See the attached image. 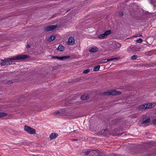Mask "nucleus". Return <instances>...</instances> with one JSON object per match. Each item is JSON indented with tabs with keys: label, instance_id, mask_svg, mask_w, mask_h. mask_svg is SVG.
I'll list each match as a JSON object with an SVG mask.
<instances>
[{
	"label": "nucleus",
	"instance_id": "obj_42",
	"mask_svg": "<svg viewBox=\"0 0 156 156\" xmlns=\"http://www.w3.org/2000/svg\"><path fill=\"white\" fill-rule=\"evenodd\" d=\"M56 114H57L58 113V111H56V112H54Z\"/></svg>",
	"mask_w": 156,
	"mask_h": 156
},
{
	"label": "nucleus",
	"instance_id": "obj_33",
	"mask_svg": "<svg viewBox=\"0 0 156 156\" xmlns=\"http://www.w3.org/2000/svg\"><path fill=\"white\" fill-rule=\"evenodd\" d=\"M90 151H91V150H89V151H88L86 152H84V154L85 155H87L89 153L90 154Z\"/></svg>",
	"mask_w": 156,
	"mask_h": 156
},
{
	"label": "nucleus",
	"instance_id": "obj_15",
	"mask_svg": "<svg viewBox=\"0 0 156 156\" xmlns=\"http://www.w3.org/2000/svg\"><path fill=\"white\" fill-rule=\"evenodd\" d=\"M98 37L99 38L101 39H104L106 37L104 33L98 35Z\"/></svg>",
	"mask_w": 156,
	"mask_h": 156
},
{
	"label": "nucleus",
	"instance_id": "obj_21",
	"mask_svg": "<svg viewBox=\"0 0 156 156\" xmlns=\"http://www.w3.org/2000/svg\"><path fill=\"white\" fill-rule=\"evenodd\" d=\"M100 66L98 65L97 66H95L93 69V70L95 71H98L99 70Z\"/></svg>",
	"mask_w": 156,
	"mask_h": 156
},
{
	"label": "nucleus",
	"instance_id": "obj_10",
	"mask_svg": "<svg viewBox=\"0 0 156 156\" xmlns=\"http://www.w3.org/2000/svg\"><path fill=\"white\" fill-rule=\"evenodd\" d=\"M119 123V121L117 119L113 120L110 123V125L111 127H112L114 125H117Z\"/></svg>",
	"mask_w": 156,
	"mask_h": 156
},
{
	"label": "nucleus",
	"instance_id": "obj_2",
	"mask_svg": "<svg viewBox=\"0 0 156 156\" xmlns=\"http://www.w3.org/2000/svg\"><path fill=\"white\" fill-rule=\"evenodd\" d=\"M121 92L119 91H118L115 90H108L106 92H104L101 94L103 96H115L120 94Z\"/></svg>",
	"mask_w": 156,
	"mask_h": 156
},
{
	"label": "nucleus",
	"instance_id": "obj_1",
	"mask_svg": "<svg viewBox=\"0 0 156 156\" xmlns=\"http://www.w3.org/2000/svg\"><path fill=\"white\" fill-rule=\"evenodd\" d=\"M29 57L27 55H23L13 56L11 58H5L4 60H2V62L1 63V65L5 66L11 64H14V62L12 61V60H23Z\"/></svg>",
	"mask_w": 156,
	"mask_h": 156
},
{
	"label": "nucleus",
	"instance_id": "obj_28",
	"mask_svg": "<svg viewBox=\"0 0 156 156\" xmlns=\"http://www.w3.org/2000/svg\"><path fill=\"white\" fill-rule=\"evenodd\" d=\"M73 131V129H72V128H70V127H68L67 129V131L69 133Z\"/></svg>",
	"mask_w": 156,
	"mask_h": 156
},
{
	"label": "nucleus",
	"instance_id": "obj_14",
	"mask_svg": "<svg viewBox=\"0 0 156 156\" xmlns=\"http://www.w3.org/2000/svg\"><path fill=\"white\" fill-rule=\"evenodd\" d=\"M98 49L96 47L92 48L89 50V51L91 52H94L98 51Z\"/></svg>",
	"mask_w": 156,
	"mask_h": 156
},
{
	"label": "nucleus",
	"instance_id": "obj_9",
	"mask_svg": "<svg viewBox=\"0 0 156 156\" xmlns=\"http://www.w3.org/2000/svg\"><path fill=\"white\" fill-rule=\"evenodd\" d=\"M148 105H140L139 107H138L137 108L138 110H145L146 109H147L146 108H147V106H148Z\"/></svg>",
	"mask_w": 156,
	"mask_h": 156
},
{
	"label": "nucleus",
	"instance_id": "obj_29",
	"mask_svg": "<svg viewBox=\"0 0 156 156\" xmlns=\"http://www.w3.org/2000/svg\"><path fill=\"white\" fill-rule=\"evenodd\" d=\"M90 71V69H87L83 71V73L84 74H87L89 73Z\"/></svg>",
	"mask_w": 156,
	"mask_h": 156
},
{
	"label": "nucleus",
	"instance_id": "obj_8",
	"mask_svg": "<svg viewBox=\"0 0 156 156\" xmlns=\"http://www.w3.org/2000/svg\"><path fill=\"white\" fill-rule=\"evenodd\" d=\"M108 129H106L101 131V133L104 136H108L110 134V133Z\"/></svg>",
	"mask_w": 156,
	"mask_h": 156
},
{
	"label": "nucleus",
	"instance_id": "obj_16",
	"mask_svg": "<svg viewBox=\"0 0 156 156\" xmlns=\"http://www.w3.org/2000/svg\"><path fill=\"white\" fill-rule=\"evenodd\" d=\"M55 37H56L55 36L52 35L50 36V37L48 39V40L49 41H52L54 40L55 39Z\"/></svg>",
	"mask_w": 156,
	"mask_h": 156
},
{
	"label": "nucleus",
	"instance_id": "obj_26",
	"mask_svg": "<svg viewBox=\"0 0 156 156\" xmlns=\"http://www.w3.org/2000/svg\"><path fill=\"white\" fill-rule=\"evenodd\" d=\"M81 80V79L80 78H78L72 80L71 82H76L80 80Z\"/></svg>",
	"mask_w": 156,
	"mask_h": 156
},
{
	"label": "nucleus",
	"instance_id": "obj_7",
	"mask_svg": "<svg viewBox=\"0 0 156 156\" xmlns=\"http://www.w3.org/2000/svg\"><path fill=\"white\" fill-rule=\"evenodd\" d=\"M75 41L74 37H71L68 39V43L69 45H72L74 43Z\"/></svg>",
	"mask_w": 156,
	"mask_h": 156
},
{
	"label": "nucleus",
	"instance_id": "obj_17",
	"mask_svg": "<svg viewBox=\"0 0 156 156\" xmlns=\"http://www.w3.org/2000/svg\"><path fill=\"white\" fill-rule=\"evenodd\" d=\"M151 120L150 118H148L145 120L143 121L142 122V124H145L146 123L150 122Z\"/></svg>",
	"mask_w": 156,
	"mask_h": 156
},
{
	"label": "nucleus",
	"instance_id": "obj_34",
	"mask_svg": "<svg viewBox=\"0 0 156 156\" xmlns=\"http://www.w3.org/2000/svg\"><path fill=\"white\" fill-rule=\"evenodd\" d=\"M13 83V82L12 80H9L6 83L7 84L9 85L12 84Z\"/></svg>",
	"mask_w": 156,
	"mask_h": 156
},
{
	"label": "nucleus",
	"instance_id": "obj_23",
	"mask_svg": "<svg viewBox=\"0 0 156 156\" xmlns=\"http://www.w3.org/2000/svg\"><path fill=\"white\" fill-rule=\"evenodd\" d=\"M156 156V150L151 151V152L150 153L149 156Z\"/></svg>",
	"mask_w": 156,
	"mask_h": 156
},
{
	"label": "nucleus",
	"instance_id": "obj_43",
	"mask_svg": "<svg viewBox=\"0 0 156 156\" xmlns=\"http://www.w3.org/2000/svg\"><path fill=\"white\" fill-rule=\"evenodd\" d=\"M78 140L77 139H74L73 140Z\"/></svg>",
	"mask_w": 156,
	"mask_h": 156
},
{
	"label": "nucleus",
	"instance_id": "obj_36",
	"mask_svg": "<svg viewBox=\"0 0 156 156\" xmlns=\"http://www.w3.org/2000/svg\"><path fill=\"white\" fill-rule=\"evenodd\" d=\"M62 22V24H61V25H59V28L61 27H62L65 25V22Z\"/></svg>",
	"mask_w": 156,
	"mask_h": 156
},
{
	"label": "nucleus",
	"instance_id": "obj_24",
	"mask_svg": "<svg viewBox=\"0 0 156 156\" xmlns=\"http://www.w3.org/2000/svg\"><path fill=\"white\" fill-rule=\"evenodd\" d=\"M111 32H112L111 30H108L106 31L104 33H105L106 36L107 37L108 35L110 34H111Z\"/></svg>",
	"mask_w": 156,
	"mask_h": 156
},
{
	"label": "nucleus",
	"instance_id": "obj_13",
	"mask_svg": "<svg viewBox=\"0 0 156 156\" xmlns=\"http://www.w3.org/2000/svg\"><path fill=\"white\" fill-rule=\"evenodd\" d=\"M58 136V134L57 133H53L50 134V137L51 138V139H53L55 138L56 137H57Z\"/></svg>",
	"mask_w": 156,
	"mask_h": 156
},
{
	"label": "nucleus",
	"instance_id": "obj_37",
	"mask_svg": "<svg viewBox=\"0 0 156 156\" xmlns=\"http://www.w3.org/2000/svg\"><path fill=\"white\" fill-rule=\"evenodd\" d=\"M123 15V13L122 12H119V15L120 16H122Z\"/></svg>",
	"mask_w": 156,
	"mask_h": 156
},
{
	"label": "nucleus",
	"instance_id": "obj_31",
	"mask_svg": "<svg viewBox=\"0 0 156 156\" xmlns=\"http://www.w3.org/2000/svg\"><path fill=\"white\" fill-rule=\"evenodd\" d=\"M137 43H141L143 41V40L141 38H139V39L136 40Z\"/></svg>",
	"mask_w": 156,
	"mask_h": 156
},
{
	"label": "nucleus",
	"instance_id": "obj_19",
	"mask_svg": "<svg viewBox=\"0 0 156 156\" xmlns=\"http://www.w3.org/2000/svg\"><path fill=\"white\" fill-rule=\"evenodd\" d=\"M64 49V47L61 44L59 45V51H63Z\"/></svg>",
	"mask_w": 156,
	"mask_h": 156
},
{
	"label": "nucleus",
	"instance_id": "obj_41",
	"mask_svg": "<svg viewBox=\"0 0 156 156\" xmlns=\"http://www.w3.org/2000/svg\"><path fill=\"white\" fill-rule=\"evenodd\" d=\"M27 48H30V45H29V44H28L27 46Z\"/></svg>",
	"mask_w": 156,
	"mask_h": 156
},
{
	"label": "nucleus",
	"instance_id": "obj_5",
	"mask_svg": "<svg viewBox=\"0 0 156 156\" xmlns=\"http://www.w3.org/2000/svg\"><path fill=\"white\" fill-rule=\"evenodd\" d=\"M58 26L57 24L55 25H51L48 26L44 28V30L45 32H49L54 30L57 28Z\"/></svg>",
	"mask_w": 156,
	"mask_h": 156
},
{
	"label": "nucleus",
	"instance_id": "obj_6",
	"mask_svg": "<svg viewBox=\"0 0 156 156\" xmlns=\"http://www.w3.org/2000/svg\"><path fill=\"white\" fill-rule=\"evenodd\" d=\"M137 154H143L142 156H149L150 153L145 151L144 149L141 148L137 151Z\"/></svg>",
	"mask_w": 156,
	"mask_h": 156
},
{
	"label": "nucleus",
	"instance_id": "obj_38",
	"mask_svg": "<svg viewBox=\"0 0 156 156\" xmlns=\"http://www.w3.org/2000/svg\"><path fill=\"white\" fill-rule=\"evenodd\" d=\"M52 58L53 59L57 58L58 59V56H53L52 57Z\"/></svg>",
	"mask_w": 156,
	"mask_h": 156
},
{
	"label": "nucleus",
	"instance_id": "obj_39",
	"mask_svg": "<svg viewBox=\"0 0 156 156\" xmlns=\"http://www.w3.org/2000/svg\"><path fill=\"white\" fill-rule=\"evenodd\" d=\"M153 123L154 124H156V119L153 120Z\"/></svg>",
	"mask_w": 156,
	"mask_h": 156
},
{
	"label": "nucleus",
	"instance_id": "obj_20",
	"mask_svg": "<svg viewBox=\"0 0 156 156\" xmlns=\"http://www.w3.org/2000/svg\"><path fill=\"white\" fill-rule=\"evenodd\" d=\"M119 58H120V57H118L117 58H110L109 59H106L107 62L108 61H113L114 60H118Z\"/></svg>",
	"mask_w": 156,
	"mask_h": 156
},
{
	"label": "nucleus",
	"instance_id": "obj_12",
	"mask_svg": "<svg viewBox=\"0 0 156 156\" xmlns=\"http://www.w3.org/2000/svg\"><path fill=\"white\" fill-rule=\"evenodd\" d=\"M89 98V96L87 94H85L82 95L81 97V99L83 100H86Z\"/></svg>",
	"mask_w": 156,
	"mask_h": 156
},
{
	"label": "nucleus",
	"instance_id": "obj_32",
	"mask_svg": "<svg viewBox=\"0 0 156 156\" xmlns=\"http://www.w3.org/2000/svg\"><path fill=\"white\" fill-rule=\"evenodd\" d=\"M109 156H120L118 154H115L112 153V154H110L109 155Z\"/></svg>",
	"mask_w": 156,
	"mask_h": 156
},
{
	"label": "nucleus",
	"instance_id": "obj_30",
	"mask_svg": "<svg viewBox=\"0 0 156 156\" xmlns=\"http://www.w3.org/2000/svg\"><path fill=\"white\" fill-rule=\"evenodd\" d=\"M138 57L137 55H134L131 57V59L132 60H135Z\"/></svg>",
	"mask_w": 156,
	"mask_h": 156
},
{
	"label": "nucleus",
	"instance_id": "obj_25",
	"mask_svg": "<svg viewBox=\"0 0 156 156\" xmlns=\"http://www.w3.org/2000/svg\"><path fill=\"white\" fill-rule=\"evenodd\" d=\"M107 62L106 59H102V60L98 62V63L100 64H103L106 63Z\"/></svg>",
	"mask_w": 156,
	"mask_h": 156
},
{
	"label": "nucleus",
	"instance_id": "obj_40",
	"mask_svg": "<svg viewBox=\"0 0 156 156\" xmlns=\"http://www.w3.org/2000/svg\"><path fill=\"white\" fill-rule=\"evenodd\" d=\"M142 35L140 34H137L136 35H135L134 36V37H140Z\"/></svg>",
	"mask_w": 156,
	"mask_h": 156
},
{
	"label": "nucleus",
	"instance_id": "obj_44",
	"mask_svg": "<svg viewBox=\"0 0 156 156\" xmlns=\"http://www.w3.org/2000/svg\"><path fill=\"white\" fill-rule=\"evenodd\" d=\"M34 98H35V96H36V95H34Z\"/></svg>",
	"mask_w": 156,
	"mask_h": 156
},
{
	"label": "nucleus",
	"instance_id": "obj_22",
	"mask_svg": "<svg viewBox=\"0 0 156 156\" xmlns=\"http://www.w3.org/2000/svg\"><path fill=\"white\" fill-rule=\"evenodd\" d=\"M7 113L4 112H0V118L5 117L7 115Z\"/></svg>",
	"mask_w": 156,
	"mask_h": 156
},
{
	"label": "nucleus",
	"instance_id": "obj_46",
	"mask_svg": "<svg viewBox=\"0 0 156 156\" xmlns=\"http://www.w3.org/2000/svg\"><path fill=\"white\" fill-rule=\"evenodd\" d=\"M123 133H121V134H122Z\"/></svg>",
	"mask_w": 156,
	"mask_h": 156
},
{
	"label": "nucleus",
	"instance_id": "obj_3",
	"mask_svg": "<svg viewBox=\"0 0 156 156\" xmlns=\"http://www.w3.org/2000/svg\"><path fill=\"white\" fill-rule=\"evenodd\" d=\"M24 129L25 131L30 134H34L36 133L35 129L31 128L30 126L27 125L24 126Z\"/></svg>",
	"mask_w": 156,
	"mask_h": 156
},
{
	"label": "nucleus",
	"instance_id": "obj_45",
	"mask_svg": "<svg viewBox=\"0 0 156 156\" xmlns=\"http://www.w3.org/2000/svg\"><path fill=\"white\" fill-rule=\"evenodd\" d=\"M57 50L58 51V47L57 48Z\"/></svg>",
	"mask_w": 156,
	"mask_h": 156
},
{
	"label": "nucleus",
	"instance_id": "obj_27",
	"mask_svg": "<svg viewBox=\"0 0 156 156\" xmlns=\"http://www.w3.org/2000/svg\"><path fill=\"white\" fill-rule=\"evenodd\" d=\"M59 115H61L63 116H65L66 114V113L65 112V111L64 110L62 112H59Z\"/></svg>",
	"mask_w": 156,
	"mask_h": 156
},
{
	"label": "nucleus",
	"instance_id": "obj_4",
	"mask_svg": "<svg viewBox=\"0 0 156 156\" xmlns=\"http://www.w3.org/2000/svg\"><path fill=\"white\" fill-rule=\"evenodd\" d=\"M90 155V156H105L104 153H99L94 150H91Z\"/></svg>",
	"mask_w": 156,
	"mask_h": 156
},
{
	"label": "nucleus",
	"instance_id": "obj_35",
	"mask_svg": "<svg viewBox=\"0 0 156 156\" xmlns=\"http://www.w3.org/2000/svg\"><path fill=\"white\" fill-rule=\"evenodd\" d=\"M58 68V65H57V66H54L52 68V70H55L57 69Z\"/></svg>",
	"mask_w": 156,
	"mask_h": 156
},
{
	"label": "nucleus",
	"instance_id": "obj_18",
	"mask_svg": "<svg viewBox=\"0 0 156 156\" xmlns=\"http://www.w3.org/2000/svg\"><path fill=\"white\" fill-rule=\"evenodd\" d=\"M70 56H61V57H59V60H63L64 59H65L68 58H70Z\"/></svg>",
	"mask_w": 156,
	"mask_h": 156
},
{
	"label": "nucleus",
	"instance_id": "obj_11",
	"mask_svg": "<svg viewBox=\"0 0 156 156\" xmlns=\"http://www.w3.org/2000/svg\"><path fill=\"white\" fill-rule=\"evenodd\" d=\"M146 105H148V106H147V108H146L150 109L151 108L153 107H154L155 105H156V104L155 103H150L147 104H146Z\"/></svg>",
	"mask_w": 156,
	"mask_h": 156
}]
</instances>
